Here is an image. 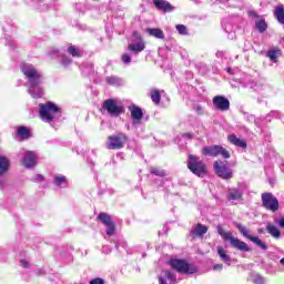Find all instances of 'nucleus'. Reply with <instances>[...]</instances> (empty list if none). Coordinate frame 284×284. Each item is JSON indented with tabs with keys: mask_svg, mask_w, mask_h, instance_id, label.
I'll return each mask as SVG.
<instances>
[{
	"mask_svg": "<svg viewBox=\"0 0 284 284\" xmlns=\"http://www.w3.org/2000/svg\"><path fill=\"white\" fill-rule=\"evenodd\" d=\"M277 54L278 51H268L267 57L271 59V61H276Z\"/></svg>",
	"mask_w": 284,
	"mask_h": 284,
	"instance_id": "41",
	"label": "nucleus"
},
{
	"mask_svg": "<svg viewBox=\"0 0 284 284\" xmlns=\"http://www.w3.org/2000/svg\"><path fill=\"white\" fill-rule=\"evenodd\" d=\"M187 169L192 174H195V176H200L203 179L205 174H207V165H205V162L201 160V158L190 154L187 160Z\"/></svg>",
	"mask_w": 284,
	"mask_h": 284,
	"instance_id": "4",
	"label": "nucleus"
},
{
	"mask_svg": "<svg viewBox=\"0 0 284 284\" xmlns=\"http://www.w3.org/2000/svg\"><path fill=\"white\" fill-rule=\"evenodd\" d=\"M262 207H264L265 210H267L268 212H278V199H276V196H274V194L270 193V192H265L262 193Z\"/></svg>",
	"mask_w": 284,
	"mask_h": 284,
	"instance_id": "7",
	"label": "nucleus"
},
{
	"mask_svg": "<svg viewBox=\"0 0 284 284\" xmlns=\"http://www.w3.org/2000/svg\"><path fill=\"white\" fill-rule=\"evenodd\" d=\"M17 134L18 136L26 139V136H30V130H28L26 126H20L17 131Z\"/></svg>",
	"mask_w": 284,
	"mask_h": 284,
	"instance_id": "32",
	"label": "nucleus"
},
{
	"mask_svg": "<svg viewBox=\"0 0 284 284\" xmlns=\"http://www.w3.org/2000/svg\"><path fill=\"white\" fill-rule=\"evenodd\" d=\"M61 63L64 65V68H68V65H70V63H72V60L65 55H62Z\"/></svg>",
	"mask_w": 284,
	"mask_h": 284,
	"instance_id": "39",
	"label": "nucleus"
},
{
	"mask_svg": "<svg viewBox=\"0 0 284 284\" xmlns=\"http://www.w3.org/2000/svg\"><path fill=\"white\" fill-rule=\"evenodd\" d=\"M275 19L281 23V26H284V7L278 6L275 8Z\"/></svg>",
	"mask_w": 284,
	"mask_h": 284,
	"instance_id": "24",
	"label": "nucleus"
},
{
	"mask_svg": "<svg viewBox=\"0 0 284 284\" xmlns=\"http://www.w3.org/2000/svg\"><path fill=\"white\" fill-rule=\"evenodd\" d=\"M276 223H277V225H280V227H283V230H284V217L276 221Z\"/></svg>",
	"mask_w": 284,
	"mask_h": 284,
	"instance_id": "44",
	"label": "nucleus"
},
{
	"mask_svg": "<svg viewBox=\"0 0 284 284\" xmlns=\"http://www.w3.org/2000/svg\"><path fill=\"white\" fill-rule=\"evenodd\" d=\"M40 108V118L45 123H52V121H57V119H61V110L57 104L52 102H47L45 104H39Z\"/></svg>",
	"mask_w": 284,
	"mask_h": 284,
	"instance_id": "2",
	"label": "nucleus"
},
{
	"mask_svg": "<svg viewBox=\"0 0 284 284\" xmlns=\"http://www.w3.org/2000/svg\"><path fill=\"white\" fill-rule=\"evenodd\" d=\"M217 234L222 236L223 241H229L231 247H234V250H239L240 252H252V247H250L247 243L234 237L232 232H226L221 225L217 226Z\"/></svg>",
	"mask_w": 284,
	"mask_h": 284,
	"instance_id": "3",
	"label": "nucleus"
},
{
	"mask_svg": "<svg viewBox=\"0 0 284 284\" xmlns=\"http://www.w3.org/2000/svg\"><path fill=\"white\" fill-rule=\"evenodd\" d=\"M190 234L193 239H199V236H203V234H207V226L203 224H197L192 227Z\"/></svg>",
	"mask_w": 284,
	"mask_h": 284,
	"instance_id": "18",
	"label": "nucleus"
},
{
	"mask_svg": "<svg viewBox=\"0 0 284 284\" xmlns=\"http://www.w3.org/2000/svg\"><path fill=\"white\" fill-rule=\"evenodd\" d=\"M39 90H42L39 85L34 87L33 89L34 94H39Z\"/></svg>",
	"mask_w": 284,
	"mask_h": 284,
	"instance_id": "46",
	"label": "nucleus"
},
{
	"mask_svg": "<svg viewBox=\"0 0 284 284\" xmlns=\"http://www.w3.org/2000/svg\"><path fill=\"white\" fill-rule=\"evenodd\" d=\"M222 54H223L222 52H217L216 57H222Z\"/></svg>",
	"mask_w": 284,
	"mask_h": 284,
	"instance_id": "49",
	"label": "nucleus"
},
{
	"mask_svg": "<svg viewBox=\"0 0 284 284\" xmlns=\"http://www.w3.org/2000/svg\"><path fill=\"white\" fill-rule=\"evenodd\" d=\"M202 154L204 156H223V159H230V151H226L225 148L221 145H211L204 146L202 149Z\"/></svg>",
	"mask_w": 284,
	"mask_h": 284,
	"instance_id": "8",
	"label": "nucleus"
},
{
	"mask_svg": "<svg viewBox=\"0 0 284 284\" xmlns=\"http://www.w3.org/2000/svg\"><path fill=\"white\" fill-rule=\"evenodd\" d=\"M53 183L58 187H65V185H68V180L63 175H54Z\"/></svg>",
	"mask_w": 284,
	"mask_h": 284,
	"instance_id": "27",
	"label": "nucleus"
},
{
	"mask_svg": "<svg viewBox=\"0 0 284 284\" xmlns=\"http://www.w3.org/2000/svg\"><path fill=\"white\" fill-rule=\"evenodd\" d=\"M175 28H176L179 34H183V36L187 34V27L186 26L178 24Z\"/></svg>",
	"mask_w": 284,
	"mask_h": 284,
	"instance_id": "35",
	"label": "nucleus"
},
{
	"mask_svg": "<svg viewBox=\"0 0 284 284\" xmlns=\"http://www.w3.org/2000/svg\"><path fill=\"white\" fill-rule=\"evenodd\" d=\"M132 37L133 39L128 45L129 52H133V54H139L140 52H143V50H145V41H143L141 34H139L138 32H133Z\"/></svg>",
	"mask_w": 284,
	"mask_h": 284,
	"instance_id": "9",
	"label": "nucleus"
},
{
	"mask_svg": "<svg viewBox=\"0 0 284 284\" xmlns=\"http://www.w3.org/2000/svg\"><path fill=\"white\" fill-rule=\"evenodd\" d=\"M153 4L156 10H161L162 12H172L174 10V7L166 0H153Z\"/></svg>",
	"mask_w": 284,
	"mask_h": 284,
	"instance_id": "16",
	"label": "nucleus"
},
{
	"mask_svg": "<svg viewBox=\"0 0 284 284\" xmlns=\"http://www.w3.org/2000/svg\"><path fill=\"white\" fill-rule=\"evenodd\" d=\"M251 242L255 243L257 245V247L262 248L264 252H266L267 250V244H265V242H263L261 239L254 236L251 237Z\"/></svg>",
	"mask_w": 284,
	"mask_h": 284,
	"instance_id": "30",
	"label": "nucleus"
},
{
	"mask_svg": "<svg viewBox=\"0 0 284 284\" xmlns=\"http://www.w3.org/2000/svg\"><path fill=\"white\" fill-rule=\"evenodd\" d=\"M229 143H232V145H236V148H247V142L245 140L237 138L235 134H231L227 136Z\"/></svg>",
	"mask_w": 284,
	"mask_h": 284,
	"instance_id": "19",
	"label": "nucleus"
},
{
	"mask_svg": "<svg viewBox=\"0 0 284 284\" xmlns=\"http://www.w3.org/2000/svg\"><path fill=\"white\" fill-rule=\"evenodd\" d=\"M213 105L221 112H227V110H230V100H227V98L224 95H215L213 98Z\"/></svg>",
	"mask_w": 284,
	"mask_h": 284,
	"instance_id": "13",
	"label": "nucleus"
},
{
	"mask_svg": "<svg viewBox=\"0 0 284 284\" xmlns=\"http://www.w3.org/2000/svg\"><path fill=\"white\" fill-rule=\"evenodd\" d=\"M170 265L173 270H176L179 274H196L199 272V268L194 264H190L185 260H172Z\"/></svg>",
	"mask_w": 284,
	"mask_h": 284,
	"instance_id": "6",
	"label": "nucleus"
},
{
	"mask_svg": "<svg viewBox=\"0 0 284 284\" xmlns=\"http://www.w3.org/2000/svg\"><path fill=\"white\" fill-rule=\"evenodd\" d=\"M38 181H43V175H37Z\"/></svg>",
	"mask_w": 284,
	"mask_h": 284,
	"instance_id": "48",
	"label": "nucleus"
},
{
	"mask_svg": "<svg viewBox=\"0 0 284 284\" xmlns=\"http://www.w3.org/2000/svg\"><path fill=\"white\" fill-rule=\"evenodd\" d=\"M125 143H128V135L125 133H116L108 138L105 146L108 150H123Z\"/></svg>",
	"mask_w": 284,
	"mask_h": 284,
	"instance_id": "5",
	"label": "nucleus"
},
{
	"mask_svg": "<svg viewBox=\"0 0 284 284\" xmlns=\"http://www.w3.org/2000/svg\"><path fill=\"white\" fill-rule=\"evenodd\" d=\"M20 265L21 267H30V262H28V260H20Z\"/></svg>",
	"mask_w": 284,
	"mask_h": 284,
	"instance_id": "43",
	"label": "nucleus"
},
{
	"mask_svg": "<svg viewBox=\"0 0 284 284\" xmlns=\"http://www.w3.org/2000/svg\"><path fill=\"white\" fill-rule=\"evenodd\" d=\"M227 72H229V73H232V69H229Z\"/></svg>",
	"mask_w": 284,
	"mask_h": 284,
	"instance_id": "51",
	"label": "nucleus"
},
{
	"mask_svg": "<svg viewBox=\"0 0 284 284\" xmlns=\"http://www.w3.org/2000/svg\"><path fill=\"white\" fill-rule=\"evenodd\" d=\"M217 254L223 263H226V265H231L232 258L230 257V255H227V252L223 248V246H217Z\"/></svg>",
	"mask_w": 284,
	"mask_h": 284,
	"instance_id": "22",
	"label": "nucleus"
},
{
	"mask_svg": "<svg viewBox=\"0 0 284 284\" xmlns=\"http://www.w3.org/2000/svg\"><path fill=\"white\" fill-rule=\"evenodd\" d=\"M215 170V174L220 176V179H224V181H230L233 176V172L227 168V164L221 160L215 161L213 164Z\"/></svg>",
	"mask_w": 284,
	"mask_h": 284,
	"instance_id": "10",
	"label": "nucleus"
},
{
	"mask_svg": "<svg viewBox=\"0 0 284 284\" xmlns=\"http://www.w3.org/2000/svg\"><path fill=\"white\" fill-rule=\"evenodd\" d=\"M151 174H155V176H165V172L156 168H151Z\"/></svg>",
	"mask_w": 284,
	"mask_h": 284,
	"instance_id": "36",
	"label": "nucleus"
},
{
	"mask_svg": "<svg viewBox=\"0 0 284 284\" xmlns=\"http://www.w3.org/2000/svg\"><path fill=\"white\" fill-rule=\"evenodd\" d=\"M0 187H3V183H0Z\"/></svg>",
	"mask_w": 284,
	"mask_h": 284,
	"instance_id": "52",
	"label": "nucleus"
},
{
	"mask_svg": "<svg viewBox=\"0 0 284 284\" xmlns=\"http://www.w3.org/2000/svg\"><path fill=\"white\" fill-rule=\"evenodd\" d=\"M146 32L155 39H165V33L161 29H146Z\"/></svg>",
	"mask_w": 284,
	"mask_h": 284,
	"instance_id": "25",
	"label": "nucleus"
},
{
	"mask_svg": "<svg viewBox=\"0 0 284 284\" xmlns=\"http://www.w3.org/2000/svg\"><path fill=\"white\" fill-rule=\"evenodd\" d=\"M130 112H131V118L133 120V125H136L139 123H141V120L143 119V110L141 108H139L138 105H131L129 108Z\"/></svg>",
	"mask_w": 284,
	"mask_h": 284,
	"instance_id": "15",
	"label": "nucleus"
},
{
	"mask_svg": "<svg viewBox=\"0 0 284 284\" xmlns=\"http://www.w3.org/2000/svg\"><path fill=\"white\" fill-rule=\"evenodd\" d=\"M281 265H284V257L280 261Z\"/></svg>",
	"mask_w": 284,
	"mask_h": 284,
	"instance_id": "50",
	"label": "nucleus"
},
{
	"mask_svg": "<svg viewBox=\"0 0 284 284\" xmlns=\"http://www.w3.org/2000/svg\"><path fill=\"white\" fill-rule=\"evenodd\" d=\"M8 170H10V160L6 156H0V176H3Z\"/></svg>",
	"mask_w": 284,
	"mask_h": 284,
	"instance_id": "21",
	"label": "nucleus"
},
{
	"mask_svg": "<svg viewBox=\"0 0 284 284\" xmlns=\"http://www.w3.org/2000/svg\"><path fill=\"white\" fill-rule=\"evenodd\" d=\"M247 14L251 19H257L255 21V28L261 34H263V32H266L267 22L265 21V18H263L262 16H258V13L254 10H250Z\"/></svg>",
	"mask_w": 284,
	"mask_h": 284,
	"instance_id": "12",
	"label": "nucleus"
},
{
	"mask_svg": "<svg viewBox=\"0 0 284 284\" xmlns=\"http://www.w3.org/2000/svg\"><path fill=\"white\" fill-rule=\"evenodd\" d=\"M51 59H57V57H59V51L57 49H52L50 52H49Z\"/></svg>",
	"mask_w": 284,
	"mask_h": 284,
	"instance_id": "42",
	"label": "nucleus"
},
{
	"mask_svg": "<svg viewBox=\"0 0 284 284\" xmlns=\"http://www.w3.org/2000/svg\"><path fill=\"white\" fill-rule=\"evenodd\" d=\"M98 220L101 221V223H103V225H105V226L114 223V222H112V217L108 213H100L98 215Z\"/></svg>",
	"mask_w": 284,
	"mask_h": 284,
	"instance_id": "28",
	"label": "nucleus"
},
{
	"mask_svg": "<svg viewBox=\"0 0 284 284\" xmlns=\"http://www.w3.org/2000/svg\"><path fill=\"white\" fill-rule=\"evenodd\" d=\"M266 231L273 239H281V231L274 224H267Z\"/></svg>",
	"mask_w": 284,
	"mask_h": 284,
	"instance_id": "23",
	"label": "nucleus"
},
{
	"mask_svg": "<svg viewBox=\"0 0 284 284\" xmlns=\"http://www.w3.org/2000/svg\"><path fill=\"white\" fill-rule=\"evenodd\" d=\"M89 284H105V280L101 277L93 278L89 282Z\"/></svg>",
	"mask_w": 284,
	"mask_h": 284,
	"instance_id": "40",
	"label": "nucleus"
},
{
	"mask_svg": "<svg viewBox=\"0 0 284 284\" xmlns=\"http://www.w3.org/2000/svg\"><path fill=\"white\" fill-rule=\"evenodd\" d=\"M21 71L27 77L28 83L30 84L28 92L32 99H41L43 97V89H38V93H34V88L43 83L41 73L32 64H22Z\"/></svg>",
	"mask_w": 284,
	"mask_h": 284,
	"instance_id": "1",
	"label": "nucleus"
},
{
	"mask_svg": "<svg viewBox=\"0 0 284 284\" xmlns=\"http://www.w3.org/2000/svg\"><path fill=\"white\" fill-rule=\"evenodd\" d=\"M253 283L254 284H265V278H263V276H261V275H255L253 277Z\"/></svg>",
	"mask_w": 284,
	"mask_h": 284,
	"instance_id": "37",
	"label": "nucleus"
},
{
	"mask_svg": "<svg viewBox=\"0 0 284 284\" xmlns=\"http://www.w3.org/2000/svg\"><path fill=\"white\" fill-rule=\"evenodd\" d=\"M229 201H243V191L241 189L229 190Z\"/></svg>",
	"mask_w": 284,
	"mask_h": 284,
	"instance_id": "20",
	"label": "nucleus"
},
{
	"mask_svg": "<svg viewBox=\"0 0 284 284\" xmlns=\"http://www.w3.org/2000/svg\"><path fill=\"white\" fill-rule=\"evenodd\" d=\"M22 158V163L27 168H34L37 165V155L32 151H23L20 153Z\"/></svg>",
	"mask_w": 284,
	"mask_h": 284,
	"instance_id": "14",
	"label": "nucleus"
},
{
	"mask_svg": "<svg viewBox=\"0 0 284 284\" xmlns=\"http://www.w3.org/2000/svg\"><path fill=\"white\" fill-rule=\"evenodd\" d=\"M122 62L125 64L132 63V57L129 53L122 54Z\"/></svg>",
	"mask_w": 284,
	"mask_h": 284,
	"instance_id": "38",
	"label": "nucleus"
},
{
	"mask_svg": "<svg viewBox=\"0 0 284 284\" xmlns=\"http://www.w3.org/2000/svg\"><path fill=\"white\" fill-rule=\"evenodd\" d=\"M235 226L239 229V232H241L242 236L248 239V241H251V239H254V236L250 234V230H247V227H245L243 224L236 223Z\"/></svg>",
	"mask_w": 284,
	"mask_h": 284,
	"instance_id": "26",
	"label": "nucleus"
},
{
	"mask_svg": "<svg viewBox=\"0 0 284 284\" xmlns=\"http://www.w3.org/2000/svg\"><path fill=\"white\" fill-rule=\"evenodd\" d=\"M102 110H105L110 116H119L123 114V106L116 104V101L112 99L103 102Z\"/></svg>",
	"mask_w": 284,
	"mask_h": 284,
	"instance_id": "11",
	"label": "nucleus"
},
{
	"mask_svg": "<svg viewBox=\"0 0 284 284\" xmlns=\"http://www.w3.org/2000/svg\"><path fill=\"white\" fill-rule=\"evenodd\" d=\"M106 83H109V85H119V83H121V80H119V78L116 77H108Z\"/></svg>",
	"mask_w": 284,
	"mask_h": 284,
	"instance_id": "34",
	"label": "nucleus"
},
{
	"mask_svg": "<svg viewBox=\"0 0 284 284\" xmlns=\"http://www.w3.org/2000/svg\"><path fill=\"white\" fill-rule=\"evenodd\" d=\"M115 232H116V226L114 225V222L106 225V235L108 236H114Z\"/></svg>",
	"mask_w": 284,
	"mask_h": 284,
	"instance_id": "33",
	"label": "nucleus"
},
{
	"mask_svg": "<svg viewBox=\"0 0 284 284\" xmlns=\"http://www.w3.org/2000/svg\"><path fill=\"white\" fill-rule=\"evenodd\" d=\"M67 52L69 54H71V57H83V51H81L79 48H77L75 45H70L67 49Z\"/></svg>",
	"mask_w": 284,
	"mask_h": 284,
	"instance_id": "29",
	"label": "nucleus"
},
{
	"mask_svg": "<svg viewBox=\"0 0 284 284\" xmlns=\"http://www.w3.org/2000/svg\"><path fill=\"white\" fill-rule=\"evenodd\" d=\"M151 99L155 105H159L161 103V93L159 90L151 91Z\"/></svg>",
	"mask_w": 284,
	"mask_h": 284,
	"instance_id": "31",
	"label": "nucleus"
},
{
	"mask_svg": "<svg viewBox=\"0 0 284 284\" xmlns=\"http://www.w3.org/2000/svg\"><path fill=\"white\" fill-rule=\"evenodd\" d=\"M213 270H223V264H215L214 266H213Z\"/></svg>",
	"mask_w": 284,
	"mask_h": 284,
	"instance_id": "45",
	"label": "nucleus"
},
{
	"mask_svg": "<svg viewBox=\"0 0 284 284\" xmlns=\"http://www.w3.org/2000/svg\"><path fill=\"white\" fill-rule=\"evenodd\" d=\"M160 284H174L176 283V276L171 271H164L159 277Z\"/></svg>",
	"mask_w": 284,
	"mask_h": 284,
	"instance_id": "17",
	"label": "nucleus"
},
{
	"mask_svg": "<svg viewBox=\"0 0 284 284\" xmlns=\"http://www.w3.org/2000/svg\"><path fill=\"white\" fill-rule=\"evenodd\" d=\"M184 136H185L186 139H192V133H184Z\"/></svg>",
	"mask_w": 284,
	"mask_h": 284,
	"instance_id": "47",
	"label": "nucleus"
}]
</instances>
